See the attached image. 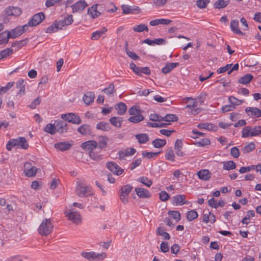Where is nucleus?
Instances as JSON below:
<instances>
[{
    "label": "nucleus",
    "instance_id": "f257e3e1",
    "mask_svg": "<svg viewBox=\"0 0 261 261\" xmlns=\"http://www.w3.org/2000/svg\"><path fill=\"white\" fill-rule=\"evenodd\" d=\"M14 146L27 149L29 147V144L25 138L19 137L16 139H10L7 144L6 148L8 150H11L12 147Z\"/></svg>",
    "mask_w": 261,
    "mask_h": 261
},
{
    "label": "nucleus",
    "instance_id": "f03ea898",
    "mask_svg": "<svg viewBox=\"0 0 261 261\" xmlns=\"http://www.w3.org/2000/svg\"><path fill=\"white\" fill-rule=\"evenodd\" d=\"M54 225L50 219H44L40 224L38 232L41 236H47L50 234L53 229Z\"/></svg>",
    "mask_w": 261,
    "mask_h": 261
},
{
    "label": "nucleus",
    "instance_id": "7ed1b4c3",
    "mask_svg": "<svg viewBox=\"0 0 261 261\" xmlns=\"http://www.w3.org/2000/svg\"><path fill=\"white\" fill-rule=\"evenodd\" d=\"M261 135V126H255L253 127L246 126L242 129V137L247 138L248 137H254Z\"/></svg>",
    "mask_w": 261,
    "mask_h": 261
},
{
    "label": "nucleus",
    "instance_id": "20e7f679",
    "mask_svg": "<svg viewBox=\"0 0 261 261\" xmlns=\"http://www.w3.org/2000/svg\"><path fill=\"white\" fill-rule=\"evenodd\" d=\"M76 193L80 197H87L93 194V192L90 187L80 182H77L76 185Z\"/></svg>",
    "mask_w": 261,
    "mask_h": 261
},
{
    "label": "nucleus",
    "instance_id": "39448f33",
    "mask_svg": "<svg viewBox=\"0 0 261 261\" xmlns=\"http://www.w3.org/2000/svg\"><path fill=\"white\" fill-rule=\"evenodd\" d=\"M81 255L89 260H102L106 257V254L104 252L96 253L94 252H82Z\"/></svg>",
    "mask_w": 261,
    "mask_h": 261
},
{
    "label": "nucleus",
    "instance_id": "423d86ee",
    "mask_svg": "<svg viewBox=\"0 0 261 261\" xmlns=\"http://www.w3.org/2000/svg\"><path fill=\"white\" fill-rule=\"evenodd\" d=\"M133 189V186L129 185H126L121 187L120 194V199L122 202L124 204L128 202V195Z\"/></svg>",
    "mask_w": 261,
    "mask_h": 261
},
{
    "label": "nucleus",
    "instance_id": "0eeeda50",
    "mask_svg": "<svg viewBox=\"0 0 261 261\" xmlns=\"http://www.w3.org/2000/svg\"><path fill=\"white\" fill-rule=\"evenodd\" d=\"M7 34H4L5 40L3 42H8L9 38H15L23 34V31L20 30V27H17L11 31H6Z\"/></svg>",
    "mask_w": 261,
    "mask_h": 261
},
{
    "label": "nucleus",
    "instance_id": "6e6552de",
    "mask_svg": "<svg viewBox=\"0 0 261 261\" xmlns=\"http://www.w3.org/2000/svg\"><path fill=\"white\" fill-rule=\"evenodd\" d=\"M45 19V15L42 12L35 14L29 21L30 27H35Z\"/></svg>",
    "mask_w": 261,
    "mask_h": 261
},
{
    "label": "nucleus",
    "instance_id": "1a4fd4ad",
    "mask_svg": "<svg viewBox=\"0 0 261 261\" xmlns=\"http://www.w3.org/2000/svg\"><path fill=\"white\" fill-rule=\"evenodd\" d=\"M61 118L65 121H67L69 122L79 124L82 122V120L79 116L73 113H67L62 114Z\"/></svg>",
    "mask_w": 261,
    "mask_h": 261
},
{
    "label": "nucleus",
    "instance_id": "9d476101",
    "mask_svg": "<svg viewBox=\"0 0 261 261\" xmlns=\"http://www.w3.org/2000/svg\"><path fill=\"white\" fill-rule=\"evenodd\" d=\"M108 169L116 175H121L124 170L121 168L116 163L114 162H108L106 164Z\"/></svg>",
    "mask_w": 261,
    "mask_h": 261
},
{
    "label": "nucleus",
    "instance_id": "9b49d317",
    "mask_svg": "<svg viewBox=\"0 0 261 261\" xmlns=\"http://www.w3.org/2000/svg\"><path fill=\"white\" fill-rule=\"evenodd\" d=\"M102 5L99 4H95L93 5L88 9V14L92 18H95L98 17L100 14L101 12L99 11L101 10Z\"/></svg>",
    "mask_w": 261,
    "mask_h": 261
},
{
    "label": "nucleus",
    "instance_id": "f8f14e48",
    "mask_svg": "<svg viewBox=\"0 0 261 261\" xmlns=\"http://www.w3.org/2000/svg\"><path fill=\"white\" fill-rule=\"evenodd\" d=\"M24 172L28 177L34 176L37 171V169L35 166H32L31 163L27 162L24 164Z\"/></svg>",
    "mask_w": 261,
    "mask_h": 261
},
{
    "label": "nucleus",
    "instance_id": "ddd939ff",
    "mask_svg": "<svg viewBox=\"0 0 261 261\" xmlns=\"http://www.w3.org/2000/svg\"><path fill=\"white\" fill-rule=\"evenodd\" d=\"M5 12L8 16L17 17L22 13V10L18 7L11 6L6 8Z\"/></svg>",
    "mask_w": 261,
    "mask_h": 261
},
{
    "label": "nucleus",
    "instance_id": "4468645a",
    "mask_svg": "<svg viewBox=\"0 0 261 261\" xmlns=\"http://www.w3.org/2000/svg\"><path fill=\"white\" fill-rule=\"evenodd\" d=\"M121 8L123 13L124 14L138 13L140 12L141 10L140 8L138 6H130L126 5H122Z\"/></svg>",
    "mask_w": 261,
    "mask_h": 261
},
{
    "label": "nucleus",
    "instance_id": "2eb2a0df",
    "mask_svg": "<svg viewBox=\"0 0 261 261\" xmlns=\"http://www.w3.org/2000/svg\"><path fill=\"white\" fill-rule=\"evenodd\" d=\"M66 216L68 219L75 223H79L81 221V215L79 212L69 211L65 213Z\"/></svg>",
    "mask_w": 261,
    "mask_h": 261
},
{
    "label": "nucleus",
    "instance_id": "dca6fc26",
    "mask_svg": "<svg viewBox=\"0 0 261 261\" xmlns=\"http://www.w3.org/2000/svg\"><path fill=\"white\" fill-rule=\"evenodd\" d=\"M73 21L72 15H68L67 17H65L63 19L57 21V25L60 30H63V28L70 25Z\"/></svg>",
    "mask_w": 261,
    "mask_h": 261
},
{
    "label": "nucleus",
    "instance_id": "f3484780",
    "mask_svg": "<svg viewBox=\"0 0 261 261\" xmlns=\"http://www.w3.org/2000/svg\"><path fill=\"white\" fill-rule=\"evenodd\" d=\"M87 6L88 4L85 0H80L72 5L71 7L72 8V13H74L78 11H83Z\"/></svg>",
    "mask_w": 261,
    "mask_h": 261
},
{
    "label": "nucleus",
    "instance_id": "a211bd4d",
    "mask_svg": "<svg viewBox=\"0 0 261 261\" xmlns=\"http://www.w3.org/2000/svg\"><path fill=\"white\" fill-rule=\"evenodd\" d=\"M97 142L94 140H90L86 141L82 144V148L83 149L89 151L95 150L97 148Z\"/></svg>",
    "mask_w": 261,
    "mask_h": 261
},
{
    "label": "nucleus",
    "instance_id": "6ab92c4d",
    "mask_svg": "<svg viewBox=\"0 0 261 261\" xmlns=\"http://www.w3.org/2000/svg\"><path fill=\"white\" fill-rule=\"evenodd\" d=\"M245 112L251 117L258 118L261 116V110L256 107H247Z\"/></svg>",
    "mask_w": 261,
    "mask_h": 261
},
{
    "label": "nucleus",
    "instance_id": "aec40b11",
    "mask_svg": "<svg viewBox=\"0 0 261 261\" xmlns=\"http://www.w3.org/2000/svg\"><path fill=\"white\" fill-rule=\"evenodd\" d=\"M135 192L138 196L141 198H148L151 197L149 191L143 188H136Z\"/></svg>",
    "mask_w": 261,
    "mask_h": 261
},
{
    "label": "nucleus",
    "instance_id": "412c9836",
    "mask_svg": "<svg viewBox=\"0 0 261 261\" xmlns=\"http://www.w3.org/2000/svg\"><path fill=\"white\" fill-rule=\"evenodd\" d=\"M239 20L237 19L232 20L230 22V28L231 31L236 34L243 36L245 34L242 32L239 28Z\"/></svg>",
    "mask_w": 261,
    "mask_h": 261
},
{
    "label": "nucleus",
    "instance_id": "4be33fe9",
    "mask_svg": "<svg viewBox=\"0 0 261 261\" xmlns=\"http://www.w3.org/2000/svg\"><path fill=\"white\" fill-rule=\"evenodd\" d=\"M197 174L198 178L204 181L208 180L212 176V173L207 169H202L199 171Z\"/></svg>",
    "mask_w": 261,
    "mask_h": 261
},
{
    "label": "nucleus",
    "instance_id": "5701e85b",
    "mask_svg": "<svg viewBox=\"0 0 261 261\" xmlns=\"http://www.w3.org/2000/svg\"><path fill=\"white\" fill-rule=\"evenodd\" d=\"M57 132L60 134L66 132L67 130V124L63 121H56L55 123Z\"/></svg>",
    "mask_w": 261,
    "mask_h": 261
},
{
    "label": "nucleus",
    "instance_id": "b1692460",
    "mask_svg": "<svg viewBox=\"0 0 261 261\" xmlns=\"http://www.w3.org/2000/svg\"><path fill=\"white\" fill-rule=\"evenodd\" d=\"M72 144H70L69 142H58L54 145L55 148L62 151L69 150Z\"/></svg>",
    "mask_w": 261,
    "mask_h": 261
},
{
    "label": "nucleus",
    "instance_id": "393cba45",
    "mask_svg": "<svg viewBox=\"0 0 261 261\" xmlns=\"http://www.w3.org/2000/svg\"><path fill=\"white\" fill-rule=\"evenodd\" d=\"M108 141L109 139L107 137L99 136L98 138V142H97V148L102 149L107 147Z\"/></svg>",
    "mask_w": 261,
    "mask_h": 261
},
{
    "label": "nucleus",
    "instance_id": "a878e982",
    "mask_svg": "<svg viewBox=\"0 0 261 261\" xmlns=\"http://www.w3.org/2000/svg\"><path fill=\"white\" fill-rule=\"evenodd\" d=\"M173 198V202L176 205H182L188 203L186 200V196L184 195H177L174 196Z\"/></svg>",
    "mask_w": 261,
    "mask_h": 261
},
{
    "label": "nucleus",
    "instance_id": "bb28decb",
    "mask_svg": "<svg viewBox=\"0 0 261 261\" xmlns=\"http://www.w3.org/2000/svg\"><path fill=\"white\" fill-rule=\"evenodd\" d=\"M94 98V93L89 92L84 95L83 99L86 105H90L93 102Z\"/></svg>",
    "mask_w": 261,
    "mask_h": 261
},
{
    "label": "nucleus",
    "instance_id": "cd10ccee",
    "mask_svg": "<svg viewBox=\"0 0 261 261\" xmlns=\"http://www.w3.org/2000/svg\"><path fill=\"white\" fill-rule=\"evenodd\" d=\"M172 22L171 20L161 18V19H156L152 20H151L149 22V24L152 26H155L158 24H164L168 25Z\"/></svg>",
    "mask_w": 261,
    "mask_h": 261
},
{
    "label": "nucleus",
    "instance_id": "c85d7f7f",
    "mask_svg": "<svg viewBox=\"0 0 261 261\" xmlns=\"http://www.w3.org/2000/svg\"><path fill=\"white\" fill-rule=\"evenodd\" d=\"M106 27H103L100 30L94 32L91 34V39L93 40H98L103 34L107 32Z\"/></svg>",
    "mask_w": 261,
    "mask_h": 261
},
{
    "label": "nucleus",
    "instance_id": "c756f323",
    "mask_svg": "<svg viewBox=\"0 0 261 261\" xmlns=\"http://www.w3.org/2000/svg\"><path fill=\"white\" fill-rule=\"evenodd\" d=\"M182 147V142L181 140H177L174 145V149L176 154L178 156H183L185 154L181 151Z\"/></svg>",
    "mask_w": 261,
    "mask_h": 261
},
{
    "label": "nucleus",
    "instance_id": "7c9ffc66",
    "mask_svg": "<svg viewBox=\"0 0 261 261\" xmlns=\"http://www.w3.org/2000/svg\"><path fill=\"white\" fill-rule=\"evenodd\" d=\"M253 76L252 74L250 73H247L244 76L241 77L239 80L238 82L240 84H242L244 85H246L249 84L251 81L253 79Z\"/></svg>",
    "mask_w": 261,
    "mask_h": 261
},
{
    "label": "nucleus",
    "instance_id": "2f4dec72",
    "mask_svg": "<svg viewBox=\"0 0 261 261\" xmlns=\"http://www.w3.org/2000/svg\"><path fill=\"white\" fill-rule=\"evenodd\" d=\"M178 63H167L166 66L162 69L164 73H168L170 72L172 69L178 66Z\"/></svg>",
    "mask_w": 261,
    "mask_h": 261
},
{
    "label": "nucleus",
    "instance_id": "473e14b6",
    "mask_svg": "<svg viewBox=\"0 0 261 261\" xmlns=\"http://www.w3.org/2000/svg\"><path fill=\"white\" fill-rule=\"evenodd\" d=\"M135 138L138 140L140 144H145L149 139L148 135L146 134H136Z\"/></svg>",
    "mask_w": 261,
    "mask_h": 261
},
{
    "label": "nucleus",
    "instance_id": "72a5a7b5",
    "mask_svg": "<svg viewBox=\"0 0 261 261\" xmlns=\"http://www.w3.org/2000/svg\"><path fill=\"white\" fill-rule=\"evenodd\" d=\"M109 121L113 126L116 127H120L122 125L123 119L121 117H113L110 119Z\"/></svg>",
    "mask_w": 261,
    "mask_h": 261
},
{
    "label": "nucleus",
    "instance_id": "f704fd0d",
    "mask_svg": "<svg viewBox=\"0 0 261 261\" xmlns=\"http://www.w3.org/2000/svg\"><path fill=\"white\" fill-rule=\"evenodd\" d=\"M115 108L117 110L118 114L119 115H122L124 114L127 110L126 105L122 102L118 103Z\"/></svg>",
    "mask_w": 261,
    "mask_h": 261
},
{
    "label": "nucleus",
    "instance_id": "c9c22d12",
    "mask_svg": "<svg viewBox=\"0 0 261 261\" xmlns=\"http://www.w3.org/2000/svg\"><path fill=\"white\" fill-rule=\"evenodd\" d=\"M44 131L51 135H54L57 132L55 124H47L44 128Z\"/></svg>",
    "mask_w": 261,
    "mask_h": 261
},
{
    "label": "nucleus",
    "instance_id": "e433bc0d",
    "mask_svg": "<svg viewBox=\"0 0 261 261\" xmlns=\"http://www.w3.org/2000/svg\"><path fill=\"white\" fill-rule=\"evenodd\" d=\"M78 132L84 135H88L91 133V129L89 125L83 124L78 128Z\"/></svg>",
    "mask_w": 261,
    "mask_h": 261
},
{
    "label": "nucleus",
    "instance_id": "4c0bfd02",
    "mask_svg": "<svg viewBox=\"0 0 261 261\" xmlns=\"http://www.w3.org/2000/svg\"><path fill=\"white\" fill-rule=\"evenodd\" d=\"M96 128L102 131H108L110 130L111 126L109 123L106 122H100L96 125Z\"/></svg>",
    "mask_w": 261,
    "mask_h": 261
},
{
    "label": "nucleus",
    "instance_id": "58836bf2",
    "mask_svg": "<svg viewBox=\"0 0 261 261\" xmlns=\"http://www.w3.org/2000/svg\"><path fill=\"white\" fill-rule=\"evenodd\" d=\"M229 0H218L216 2L214 6L216 9H221L225 7L229 3Z\"/></svg>",
    "mask_w": 261,
    "mask_h": 261
},
{
    "label": "nucleus",
    "instance_id": "ea45409f",
    "mask_svg": "<svg viewBox=\"0 0 261 261\" xmlns=\"http://www.w3.org/2000/svg\"><path fill=\"white\" fill-rule=\"evenodd\" d=\"M152 144L155 148H161L166 145V141L164 139H155L152 141Z\"/></svg>",
    "mask_w": 261,
    "mask_h": 261
},
{
    "label": "nucleus",
    "instance_id": "a19ab883",
    "mask_svg": "<svg viewBox=\"0 0 261 261\" xmlns=\"http://www.w3.org/2000/svg\"><path fill=\"white\" fill-rule=\"evenodd\" d=\"M223 165V168L226 170L234 169L236 167V163L232 161L224 162Z\"/></svg>",
    "mask_w": 261,
    "mask_h": 261
},
{
    "label": "nucleus",
    "instance_id": "79ce46f5",
    "mask_svg": "<svg viewBox=\"0 0 261 261\" xmlns=\"http://www.w3.org/2000/svg\"><path fill=\"white\" fill-rule=\"evenodd\" d=\"M60 30V29L58 28V25H57V20H56L51 25L46 29V33L51 34L56 32Z\"/></svg>",
    "mask_w": 261,
    "mask_h": 261
},
{
    "label": "nucleus",
    "instance_id": "37998d69",
    "mask_svg": "<svg viewBox=\"0 0 261 261\" xmlns=\"http://www.w3.org/2000/svg\"><path fill=\"white\" fill-rule=\"evenodd\" d=\"M228 100L232 106H239L244 102L243 99H239L233 96H230L228 97Z\"/></svg>",
    "mask_w": 261,
    "mask_h": 261
},
{
    "label": "nucleus",
    "instance_id": "c03bdc74",
    "mask_svg": "<svg viewBox=\"0 0 261 261\" xmlns=\"http://www.w3.org/2000/svg\"><path fill=\"white\" fill-rule=\"evenodd\" d=\"M255 216V212L253 210H249L247 212L246 216L242 219V223L244 224H248L249 223L248 220L250 217H253Z\"/></svg>",
    "mask_w": 261,
    "mask_h": 261
},
{
    "label": "nucleus",
    "instance_id": "a18cd8bd",
    "mask_svg": "<svg viewBox=\"0 0 261 261\" xmlns=\"http://www.w3.org/2000/svg\"><path fill=\"white\" fill-rule=\"evenodd\" d=\"M143 119V116L141 114H138L130 117L128 119V121L134 123H137L141 122Z\"/></svg>",
    "mask_w": 261,
    "mask_h": 261
},
{
    "label": "nucleus",
    "instance_id": "49530a36",
    "mask_svg": "<svg viewBox=\"0 0 261 261\" xmlns=\"http://www.w3.org/2000/svg\"><path fill=\"white\" fill-rule=\"evenodd\" d=\"M133 30L135 32H142L144 31H148V27L145 24L136 25L133 27Z\"/></svg>",
    "mask_w": 261,
    "mask_h": 261
},
{
    "label": "nucleus",
    "instance_id": "de8ad7c7",
    "mask_svg": "<svg viewBox=\"0 0 261 261\" xmlns=\"http://www.w3.org/2000/svg\"><path fill=\"white\" fill-rule=\"evenodd\" d=\"M255 148V145L253 142H250L248 144L245 145L242 149L244 153H249Z\"/></svg>",
    "mask_w": 261,
    "mask_h": 261
},
{
    "label": "nucleus",
    "instance_id": "09e8293b",
    "mask_svg": "<svg viewBox=\"0 0 261 261\" xmlns=\"http://www.w3.org/2000/svg\"><path fill=\"white\" fill-rule=\"evenodd\" d=\"M197 127L200 129H205L208 130L214 129L215 126L212 123H200L198 124Z\"/></svg>",
    "mask_w": 261,
    "mask_h": 261
},
{
    "label": "nucleus",
    "instance_id": "8fccbe9b",
    "mask_svg": "<svg viewBox=\"0 0 261 261\" xmlns=\"http://www.w3.org/2000/svg\"><path fill=\"white\" fill-rule=\"evenodd\" d=\"M162 121L167 122L176 121L178 120L177 116L174 114H167L165 116L162 117Z\"/></svg>",
    "mask_w": 261,
    "mask_h": 261
},
{
    "label": "nucleus",
    "instance_id": "3c124183",
    "mask_svg": "<svg viewBox=\"0 0 261 261\" xmlns=\"http://www.w3.org/2000/svg\"><path fill=\"white\" fill-rule=\"evenodd\" d=\"M156 233L160 236H162L165 240H169L170 238L169 234L164 231L163 227H159L156 230Z\"/></svg>",
    "mask_w": 261,
    "mask_h": 261
},
{
    "label": "nucleus",
    "instance_id": "603ef678",
    "mask_svg": "<svg viewBox=\"0 0 261 261\" xmlns=\"http://www.w3.org/2000/svg\"><path fill=\"white\" fill-rule=\"evenodd\" d=\"M89 155L93 160L99 161L102 159V155L97 153L95 150L90 151Z\"/></svg>",
    "mask_w": 261,
    "mask_h": 261
},
{
    "label": "nucleus",
    "instance_id": "864d4df0",
    "mask_svg": "<svg viewBox=\"0 0 261 261\" xmlns=\"http://www.w3.org/2000/svg\"><path fill=\"white\" fill-rule=\"evenodd\" d=\"M210 144V141L207 138L198 139L195 142V144L198 146H204Z\"/></svg>",
    "mask_w": 261,
    "mask_h": 261
},
{
    "label": "nucleus",
    "instance_id": "5fc2aeb1",
    "mask_svg": "<svg viewBox=\"0 0 261 261\" xmlns=\"http://www.w3.org/2000/svg\"><path fill=\"white\" fill-rule=\"evenodd\" d=\"M160 153V152H146L143 151L142 152V155L143 158H146L148 159L154 158L156 157L158 154Z\"/></svg>",
    "mask_w": 261,
    "mask_h": 261
},
{
    "label": "nucleus",
    "instance_id": "6e6d98bb",
    "mask_svg": "<svg viewBox=\"0 0 261 261\" xmlns=\"http://www.w3.org/2000/svg\"><path fill=\"white\" fill-rule=\"evenodd\" d=\"M175 157V155L172 149H168L165 154L166 159L171 162H174Z\"/></svg>",
    "mask_w": 261,
    "mask_h": 261
},
{
    "label": "nucleus",
    "instance_id": "4d7b16f0",
    "mask_svg": "<svg viewBox=\"0 0 261 261\" xmlns=\"http://www.w3.org/2000/svg\"><path fill=\"white\" fill-rule=\"evenodd\" d=\"M198 213L195 210L189 211L187 215V218L189 221H191L198 217Z\"/></svg>",
    "mask_w": 261,
    "mask_h": 261
},
{
    "label": "nucleus",
    "instance_id": "13d9d810",
    "mask_svg": "<svg viewBox=\"0 0 261 261\" xmlns=\"http://www.w3.org/2000/svg\"><path fill=\"white\" fill-rule=\"evenodd\" d=\"M125 45H126L125 51H126L127 55L131 59H132L134 60H138L139 59V57L135 53H134V51H129L127 49V45H128V44H127V42H126Z\"/></svg>",
    "mask_w": 261,
    "mask_h": 261
},
{
    "label": "nucleus",
    "instance_id": "bf43d9fd",
    "mask_svg": "<svg viewBox=\"0 0 261 261\" xmlns=\"http://www.w3.org/2000/svg\"><path fill=\"white\" fill-rule=\"evenodd\" d=\"M138 181L147 187H149L152 184V181L151 180L148 179V178L145 176L139 178Z\"/></svg>",
    "mask_w": 261,
    "mask_h": 261
},
{
    "label": "nucleus",
    "instance_id": "052dcab7",
    "mask_svg": "<svg viewBox=\"0 0 261 261\" xmlns=\"http://www.w3.org/2000/svg\"><path fill=\"white\" fill-rule=\"evenodd\" d=\"M168 214L170 215L173 219L175 220L176 222L180 220V214L178 211H170L168 212Z\"/></svg>",
    "mask_w": 261,
    "mask_h": 261
},
{
    "label": "nucleus",
    "instance_id": "680f3d73",
    "mask_svg": "<svg viewBox=\"0 0 261 261\" xmlns=\"http://www.w3.org/2000/svg\"><path fill=\"white\" fill-rule=\"evenodd\" d=\"M149 119L150 120L153 121H156L159 122H161L162 121L163 118L160 115H159L158 114L156 113H153L149 115Z\"/></svg>",
    "mask_w": 261,
    "mask_h": 261
},
{
    "label": "nucleus",
    "instance_id": "e2e57ef3",
    "mask_svg": "<svg viewBox=\"0 0 261 261\" xmlns=\"http://www.w3.org/2000/svg\"><path fill=\"white\" fill-rule=\"evenodd\" d=\"M104 92L108 95H111L113 94L115 91V87L113 84H111L109 85L108 87L105 88L103 90Z\"/></svg>",
    "mask_w": 261,
    "mask_h": 261
},
{
    "label": "nucleus",
    "instance_id": "0e129e2a",
    "mask_svg": "<svg viewBox=\"0 0 261 261\" xmlns=\"http://www.w3.org/2000/svg\"><path fill=\"white\" fill-rule=\"evenodd\" d=\"M0 53L3 59L7 57L10 55H11L13 53V49L10 48H7L0 51Z\"/></svg>",
    "mask_w": 261,
    "mask_h": 261
},
{
    "label": "nucleus",
    "instance_id": "69168bd1",
    "mask_svg": "<svg viewBox=\"0 0 261 261\" xmlns=\"http://www.w3.org/2000/svg\"><path fill=\"white\" fill-rule=\"evenodd\" d=\"M128 113L130 115H136L140 114V110L137 106H133L128 110Z\"/></svg>",
    "mask_w": 261,
    "mask_h": 261
},
{
    "label": "nucleus",
    "instance_id": "338daca9",
    "mask_svg": "<svg viewBox=\"0 0 261 261\" xmlns=\"http://www.w3.org/2000/svg\"><path fill=\"white\" fill-rule=\"evenodd\" d=\"M209 2V0H198L196 2V5L200 9H203L206 7Z\"/></svg>",
    "mask_w": 261,
    "mask_h": 261
},
{
    "label": "nucleus",
    "instance_id": "774afa93",
    "mask_svg": "<svg viewBox=\"0 0 261 261\" xmlns=\"http://www.w3.org/2000/svg\"><path fill=\"white\" fill-rule=\"evenodd\" d=\"M169 246L167 242H162L160 245V249L162 252L166 253L169 251Z\"/></svg>",
    "mask_w": 261,
    "mask_h": 261
}]
</instances>
